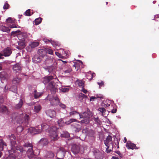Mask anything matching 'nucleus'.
Wrapping results in <instances>:
<instances>
[{
  "instance_id": "obj_1",
  "label": "nucleus",
  "mask_w": 159,
  "mask_h": 159,
  "mask_svg": "<svg viewBox=\"0 0 159 159\" xmlns=\"http://www.w3.org/2000/svg\"><path fill=\"white\" fill-rule=\"evenodd\" d=\"M12 120H15L19 124L24 123L26 125L28 124L30 119L29 116L25 113L19 114L17 113H14L12 115Z\"/></svg>"
},
{
  "instance_id": "obj_2",
  "label": "nucleus",
  "mask_w": 159,
  "mask_h": 159,
  "mask_svg": "<svg viewBox=\"0 0 159 159\" xmlns=\"http://www.w3.org/2000/svg\"><path fill=\"white\" fill-rule=\"evenodd\" d=\"M16 150L12 149L9 151V155L7 158V159H16V157L20 155L19 158L20 157V154H19L18 151H19L20 153H25V151L23 149V147L20 146H17L16 147Z\"/></svg>"
},
{
  "instance_id": "obj_3",
  "label": "nucleus",
  "mask_w": 159,
  "mask_h": 159,
  "mask_svg": "<svg viewBox=\"0 0 159 159\" xmlns=\"http://www.w3.org/2000/svg\"><path fill=\"white\" fill-rule=\"evenodd\" d=\"M113 138L114 142L112 141V137L110 135L108 136L106 140L104 141V143L107 146L106 151L107 153H109L112 151L114 143L116 145L118 143L117 139L116 138Z\"/></svg>"
},
{
  "instance_id": "obj_4",
  "label": "nucleus",
  "mask_w": 159,
  "mask_h": 159,
  "mask_svg": "<svg viewBox=\"0 0 159 159\" xmlns=\"http://www.w3.org/2000/svg\"><path fill=\"white\" fill-rule=\"evenodd\" d=\"M49 133L50 137L52 140L56 141L58 139L57 129L56 127L53 126L51 128Z\"/></svg>"
},
{
  "instance_id": "obj_5",
  "label": "nucleus",
  "mask_w": 159,
  "mask_h": 159,
  "mask_svg": "<svg viewBox=\"0 0 159 159\" xmlns=\"http://www.w3.org/2000/svg\"><path fill=\"white\" fill-rule=\"evenodd\" d=\"M47 98L50 101L51 105L52 106L57 105L60 102L59 98L56 96L48 95Z\"/></svg>"
},
{
  "instance_id": "obj_6",
  "label": "nucleus",
  "mask_w": 159,
  "mask_h": 159,
  "mask_svg": "<svg viewBox=\"0 0 159 159\" xmlns=\"http://www.w3.org/2000/svg\"><path fill=\"white\" fill-rule=\"evenodd\" d=\"M28 132L32 135L40 133L41 132V129H40L39 126H37L35 127H30L28 129Z\"/></svg>"
},
{
  "instance_id": "obj_7",
  "label": "nucleus",
  "mask_w": 159,
  "mask_h": 159,
  "mask_svg": "<svg viewBox=\"0 0 159 159\" xmlns=\"http://www.w3.org/2000/svg\"><path fill=\"white\" fill-rule=\"evenodd\" d=\"M48 88L52 94H54L57 90L56 86L55 83L52 81L49 84Z\"/></svg>"
},
{
  "instance_id": "obj_8",
  "label": "nucleus",
  "mask_w": 159,
  "mask_h": 159,
  "mask_svg": "<svg viewBox=\"0 0 159 159\" xmlns=\"http://www.w3.org/2000/svg\"><path fill=\"white\" fill-rule=\"evenodd\" d=\"M66 152V150L64 148H61L57 153V156L58 157H57V159H62Z\"/></svg>"
},
{
  "instance_id": "obj_9",
  "label": "nucleus",
  "mask_w": 159,
  "mask_h": 159,
  "mask_svg": "<svg viewBox=\"0 0 159 159\" xmlns=\"http://www.w3.org/2000/svg\"><path fill=\"white\" fill-rule=\"evenodd\" d=\"M21 79L17 77H16L14 78L12 81V83L14 84V86L13 87L14 88V90L13 91L15 92L17 89V87L16 85L18 84L20 82V81Z\"/></svg>"
},
{
  "instance_id": "obj_10",
  "label": "nucleus",
  "mask_w": 159,
  "mask_h": 159,
  "mask_svg": "<svg viewBox=\"0 0 159 159\" xmlns=\"http://www.w3.org/2000/svg\"><path fill=\"white\" fill-rule=\"evenodd\" d=\"M8 138L9 139L11 144L14 146L16 144L17 139L16 136L14 134L8 135Z\"/></svg>"
},
{
  "instance_id": "obj_11",
  "label": "nucleus",
  "mask_w": 159,
  "mask_h": 159,
  "mask_svg": "<svg viewBox=\"0 0 159 159\" xmlns=\"http://www.w3.org/2000/svg\"><path fill=\"white\" fill-rule=\"evenodd\" d=\"M126 147L128 149H130L133 150L134 149H139V148L136 146L135 144L129 142L127 143Z\"/></svg>"
},
{
  "instance_id": "obj_12",
  "label": "nucleus",
  "mask_w": 159,
  "mask_h": 159,
  "mask_svg": "<svg viewBox=\"0 0 159 159\" xmlns=\"http://www.w3.org/2000/svg\"><path fill=\"white\" fill-rule=\"evenodd\" d=\"M46 114L51 118H53L56 116V112L52 110H48L46 111Z\"/></svg>"
},
{
  "instance_id": "obj_13",
  "label": "nucleus",
  "mask_w": 159,
  "mask_h": 159,
  "mask_svg": "<svg viewBox=\"0 0 159 159\" xmlns=\"http://www.w3.org/2000/svg\"><path fill=\"white\" fill-rule=\"evenodd\" d=\"M9 113L10 112L6 106H2L0 107V113H3L8 115Z\"/></svg>"
},
{
  "instance_id": "obj_14",
  "label": "nucleus",
  "mask_w": 159,
  "mask_h": 159,
  "mask_svg": "<svg viewBox=\"0 0 159 159\" xmlns=\"http://www.w3.org/2000/svg\"><path fill=\"white\" fill-rule=\"evenodd\" d=\"M80 150V147L76 144H74L72 145L71 151L75 154L78 153Z\"/></svg>"
},
{
  "instance_id": "obj_15",
  "label": "nucleus",
  "mask_w": 159,
  "mask_h": 159,
  "mask_svg": "<svg viewBox=\"0 0 159 159\" xmlns=\"http://www.w3.org/2000/svg\"><path fill=\"white\" fill-rule=\"evenodd\" d=\"M11 49L9 47H7L3 50V55L5 57L9 56L11 53Z\"/></svg>"
},
{
  "instance_id": "obj_16",
  "label": "nucleus",
  "mask_w": 159,
  "mask_h": 159,
  "mask_svg": "<svg viewBox=\"0 0 159 159\" xmlns=\"http://www.w3.org/2000/svg\"><path fill=\"white\" fill-rule=\"evenodd\" d=\"M73 129L76 132H78L80 131L81 129V126L80 125L77 123H75L73 124Z\"/></svg>"
},
{
  "instance_id": "obj_17",
  "label": "nucleus",
  "mask_w": 159,
  "mask_h": 159,
  "mask_svg": "<svg viewBox=\"0 0 159 159\" xmlns=\"http://www.w3.org/2000/svg\"><path fill=\"white\" fill-rule=\"evenodd\" d=\"M27 155L29 158H32L34 156V151L33 148H29L27 152Z\"/></svg>"
},
{
  "instance_id": "obj_18",
  "label": "nucleus",
  "mask_w": 159,
  "mask_h": 159,
  "mask_svg": "<svg viewBox=\"0 0 159 159\" xmlns=\"http://www.w3.org/2000/svg\"><path fill=\"white\" fill-rule=\"evenodd\" d=\"M93 153L96 159H99L100 158L101 155V153L97 149H95L93 150Z\"/></svg>"
},
{
  "instance_id": "obj_19",
  "label": "nucleus",
  "mask_w": 159,
  "mask_h": 159,
  "mask_svg": "<svg viewBox=\"0 0 159 159\" xmlns=\"http://www.w3.org/2000/svg\"><path fill=\"white\" fill-rule=\"evenodd\" d=\"M14 71L16 72H19L21 70V66L20 64L17 63L14 65L13 66Z\"/></svg>"
},
{
  "instance_id": "obj_20",
  "label": "nucleus",
  "mask_w": 159,
  "mask_h": 159,
  "mask_svg": "<svg viewBox=\"0 0 159 159\" xmlns=\"http://www.w3.org/2000/svg\"><path fill=\"white\" fill-rule=\"evenodd\" d=\"M38 53L39 56L42 57H43L46 55V49H40L38 50Z\"/></svg>"
},
{
  "instance_id": "obj_21",
  "label": "nucleus",
  "mask_w": 159,
  "mask_h": 159,
  "mask_svg": "<svg viewBox=\"0 0 159 159\" xmlns=\"http://www.w3.org/2000/svg\"><path fill=\"white\" fill-rule=\"evenodd\" d=\"M89 113L87 112H84L82 113V114H79V117L80 119L81 118H89Z\"/></svg>"
},
{
  "instance_id": "obj_22",
  "label": "nucleus",
  "mask_w": 159,
  "mask_h": 159,
  "mask_svg": "<svg viewBox=\"0 0 159 159\" xmlns=\"http://www.w3.org/2000/svg\"><path fill=\"white\" fill-rule=\"evenodd\" d=\"M53 79V77L52 76H49L48 77H44L43 81V82L45 84L49 82L51 80Z\"/></svg>"
},
{
  "instance_id": "obj_23",
  "label": "nucleus",
  "mask_w": 159,
  "mask_h": 159,
  "mask_svg": "<svg viewBox=\"0 0 159 159\" xmlns=\"http://www.w3.org/2000/svg\"><path fill=\"white\" fill-rule=\"evenodd\" d=\"M54 156V154L53 152L51 151H49L47 152L45 157L47 159H51L53 158Z\"/></svg>"
},
{
  "instance_id": "obj_24",
  "label": "nucleus",
  "mask_w": 159,
  "mask_h": 159,
  "mask_svg": "<svg viewBox=\"0 0 159 159\" xmlns=\"http://www.w3.org/2000/svg\"><path fill=\"white\" fill-rule=\"evenodd\" d=\"M23 104V101L22 99L20 98L19 102L16 105L15 108L16 109H19L21 107Z\"/></svg>"
},
{
  "instance_id": "obj_25",
  "label": "nucleus",
  "mask_w": 159,
  "mask_h": 159,
  "mask_svg": "<svg viewBox=\"0 0 159 159\" xmlns=\"http://www.w3.org/2000/svg\"><path fill=\"white\" fill-rule=\"evenodd\" d=\"M30 46L32 48H34L39 45V43L38 42H32L30 43Z\"/></svg>"
},
{
  "instance_id": "obj_26",
  "label": "nucleus",
  "mask_w": 159,
  "mask_h": 159,
  "mask_svg": "<svg viewBox=\"0 0 159 159\" xmlns=\"http://www.w3.org/2000/svg\"><path fill=\"white\" fill-rule=\"evenodd\" d=\"M44 41L46 43L50 42L54 47H56L57 46H59L58 43L57 42L54 41H52L51 40L46 39L45 40L44 39Z\"/></svg>"
},
{
  "instance_id": "obj_27",
  "label": "nucleus",
  "mask_w": 159,
  "mask_h": 159,
  "mask_svg": "<svg viewBox=\"0 0 159 159\" xmlns=\"http://www.w3.org/2000/svg\"><path fill=\"white\" fill-rule=\"evenodd\" d=\"M43 92H38L36 90L34 91V98H35L36 99L39 98V97L41 96L43 94Z\"/></svg>"
},
{
  "instance_id": "obj_28",
  "label": "nucleus",
  "mask_w": 159,
  "mask_h": 159,
  "mask_svg": "<svg viewBox=\"0 0 159 159\" xmlns=\"http://www.w3.org/2000/svg\"><path fill=\"white\" fill-rule=\"evenodd\" d=\"M6 146V143L2 140L0 141V152L2 151L5 147Z\"/></svg>"
},
{
  "instance_id": "obj_29",
  "label": "nucleus",
  "mask_w": 159,
  "mask_h": 159,
  "mask_svg": "<svg viewBox=\"0 0 159 159\" xmlns=\"http://www.w3.org/2000/svg\"><path fill=\"white\" fill-rule=\"evenodd\" d=\"M0 30L3 32H7V33H9L10 31V30L8 28L3 25H2L0 27Z\"/></svg>"
},
{
  "instance_id": "obj_30",
  "label": "nucleus",
  "mask_w": 159,
  "mask_h": 159,
  "mask_svg": "<svg viewBox=\"0 0 159 159\" xmlns=\"http://www.w3.org/2000/svg\"><path fill=\"white\" fill-rule=\"evenodd\" d=\"M39 143L43 145H45L48 144V142L46 139H43L39 141Z\"/></svg>"
},
{
  "instance_id": "obj_31",
  "label": "nucleus",
  "mask_w": 159,
  "mask_h": 159,
  "mask_svg": "<svg viewBox=\"0 0 159 159\" xmlns=\"http://www.w3.org/2000/svg\"><path fill=\"white\" fill-rule=\"evenodd\" d=\"M110 105V102L109 100L103 101L102 103V106L105 107H108Z\"/></svg>"
},
{
  "instance_id": "obj_32",
  "label": "nucleus",
  "mask_w": 159,
  "mask_h": 159,
  "mask_svg": "<svg viewBox=\"0 0 159 159\" xmlns=\"http://www.w3.org/2000/svg\"><path fill=\"white\" fill-rule=\"evenodd\" d=\"M18 43L19 46H18L16 48L18 49L23 48L25 47V43L22 41H19Z\"/></svg>"
},
{
  "instance_id": "obj_33",
  "label": "nucleus",
  "mask_w": 159,
  "mask_h": 159,
  "mask_svg": "<svg viewBox=\"0 0 159 159\" xmlns=\"http://www.w3.org/2000/svg\"><path fill=\"white\" fill-rule=\"evenodd\" d=\"M33 61L34 62H39L41 61V58L37 55L34 56L33 59Z\"/></svg>"
},
{
  "instance_id": "obj_34",
  "label": "nucleus",
  "mask_w": 159,
  "mask_h": 159,
  "mask_svg": "<svg viewBox=\"0 0 159 159\" xmlns=\"http://www.w3.org/2000/svg\"><path fill=\"white\" fill-rule=\"evenodd\" d=\"M76 83L79 87H82V88L84 87V83L83 80H79L77 81Z\"/></svg>"
},
{
  "instance_id": "obj_35",
  "label": "nucleus",
  "mask_w": 159,
  "mask_h": 159,
  "mask_svg": "<svg viewBox=\"0 0 159 159\" xmlns=\"http://www.w3.org/2000/svg\"><path fill=\"white\" fill-rule=\"evenodd\" d=\"M84 119L81 120V121H78V122L80 123H85V124H88L89 122V118H84Z\"/></svg>"
},
{
  "instance_id": "obj_36",
  "label": "nucleus",
  "mask_w": 159,
  "mask_h": 159,
  "mask_svg": "<svg viewBox=\"0 0 159 159\" xmlns=\"http://www.w3.org/2000/svg\"><path fill=\"white\" fill-rule=\"evenodd\" d=\"M42 109V107L40 105H38L34 106V111L36 112H38L41 110Z\"/></svg>"
},
{
  "instance_id": "obj_37",
  "label": "nucleus",
  "mask_w": 159,
  "mask_h": 159,
  "mask_svg": "<svg viewBox=\"0 0 159 159\" xmlns=\"http://www.w3.org/2000/svg\"><path fill=\"white\" fill-rule=\"evenodd\" d=\"M92 119L94 121L95 123H96L99 125H101V121L98 117L96 118L94 117H93V118H92Z\"/></svg>"
},
{
  "instance_id": "obj_38",
  "label": "nucleus",
  "mask_w": 159,
  "mask_h": 159,
  "mask_svg": "<svg viewBox=\"0 0 159 159\" xmlns=\"http://www.w3.org/2000/svg\"><path fill=\"white\" fill-rule=\"evenodd\" d=\"M40 127V129H41V131L43 129H47L48 128V125L45 124H43L41 125H38Z\"/></svg>"
},
{
  "instance_id": "obj_39",
  "label": "nucleus",
  "mask_w": 159,
  "mask_h": 159,
  "mask_svg": "<svg viewBox=\"0 0 159 159\" xmlns=\"http://www.w3.org/2000/svg\"><path fill=\"white\" fill-rule=\"evenodd\" d=\"M71 111H72L69 113V114L70 116H74L75 115H76V114H78L79 116V114H80V113L78 112L77 111H74L72 109H71Z\"/></svg>"
},
{
  "instance_id": "obj_40",
  "label": "nucleus",
  "mask_w": 159,
  "mask_h": 159,
  "mask_svg": "<svg viewBox=\"0 0 159 159\" xmlns=\"http://www.w3.org/2000/svg\"><path fill=\"white\" fill-rule=\"evenodd\" d=\"M61 136L62 137H68L69 136V134L66 132L63 131L61 133Z\"/></svg>"
},
{
  "instance_id": "obj_41",
  "label": "nucleus",
  "mask_w": 159,
  "mask_h": 159,
  "mask_svg": "<svg viewBox=\"0 0 159 159\" xmlns=\"http://www.w3.org/2000/svg\"><path fill=\"white\" fill-rule=\"evenodd\" d=\"M42 19L40 17L35 19V24L37 25L40 23L42 21Z\"/></svg>"
},
{
  "instance_id": "obj_42",
  "label": "nucleus",
  "mask_w": 159,
  "mask_h": 159,
  "mask_svg": "<svg viewBox=\"0 0 159 159\" xmlns=\"http://www.w3.org/2000/svg\"><path fill=\"white\" fill-rule=\"evenodd\" d=\"M98 110L100 112H101V113L102 114V115L103 116H105V112L106 111V110L103 107H100L98 108Z\"/></svg>"
},
{
  "instance_id": "obj_43",
  "label": "nucleus",
  "mask_w": 159,
  "mask_h": 159,
  "mask_svg": "<svg viewBox=\"0 0 159 159\" xmlns=\"http://www.w3.org/2000/svg\"><path fill=\"white\" fill-rule=\"evenodd\" d=\"M67 68L66 69L64 70V72L66 73H70L72 71V69L70 66H67Z\"/></svg>"
},
{
  "instance_id": "obj_44",
  "label": "nucleus",
  "mask_w": 159,
  "mask_h": 159,
  "mask_svg": "<svg viewBox=\"0 0 159 159\" xmlns=\"http://www.w3.org/2000/svg\"><path fill=\"white\" fill-rule=\"evenodd\" d=\"M58 123L60 126H61L64 124V123L63 120L62 119H61L58 121Z\"/></svg>"
},
{
  "instance_id": "obj_45",
  "label": "nucleus",
  "mask_w": 159,
  "mask_h": 159,
  "mask_svg": "<svg viewBox=\"0 0 159 159\" xmlns=\"http://www.w3.org/2000/svg\"><path fill=\"white\" fill-rule=\"evenodd\" d=\"M77 121L78 122V121L76 119H71L68 121L66 122V123L67 124H69L73 122Z\"/></svg>"
},
{
  "instance_id": "obj_46",
  "label": "nucleus",
  "mask_w": 159,
  "mask_h": 159,
  "mask_svg": "<svg viewBox=\"0 0 159 159\" xmlns=\"http://www.w3.org/2000/svg\"><path fill=\"white\" fill-rule=\"evenodd\" d=\"M23 130V127L22 126H19L16 129L17 131L19 132H21Z\"/></svg>"
},
{
  "instance_id": "obj_47",
  "label": "nucleus",
  "mask_w": 159,
  "mask_h": 159,
  "mask_svg": "<svg viewBox=\"0 0 159 159\" xmlns=\"http://www.w3.org/2000/svg\"><path fill=\"white\" fill-rule=\"evenodd\" d=\"M24 146L25 147H29L30 148H33V146L32 144L30 143H25L24 145Z\"/></svg>"
},
{
  "instance_id": "obj_48",
  "label": "nucleus",
  "mask_w": 159,
  "mask_h": 159,
  "mask_svg": "<svg viewBox=\"0 0 159 159\" xmlns=\"http://www.w3.org/2000/svg\"><path fill=\"white\" fill-rule=\"evenodd\" d=\"M115 107H116V105L115 104H111V105H110L109 107H108L107 109L109 110L108 111H111L112 109Z\"/></svg>"
},
{
  "instance_id": "obj_49",
  "label": "nucleus",
  "mask_w": 159,
  "mask_h": 159,
  "mask_svg": "<svg viewBox=\"0 0 159 159\" xmlns=\"http://www.w3.org/2000/svg\"><path fill=\"white\" fill-rule=\"evenodd\" d=\"M87 98V96L85 95V94L82 93H79V98H81V99L82 100L83 98Z\"/></svg>"
},
{
  "instance_id": "obj_50",
  "label": "nucleus",
  "mask_w": 159,
  "mask_h": 159,
  "mask_svg": "<svg viewBox=\"0 0 159 159\" xmlns=\"http://www.w3.org/2000/svg\"><path fill=\"white\" fill-rule=\"evenodd\" d=\"M60 90L63 92H67L69 91V89L65 88L62 87Z\"/></svg>"
},
{
  "instance_id": "obj_51",
  "label": "nucleus",
  "mask_w": 159,
  "mask_h": 159,
  "mask_svg": "<svg viewBox=\"0 0 159 159\" xmlns=\"http://www.w3.org/2000/svg\"><path fill=\"white\" fill-rule=\"evenodd\" d=\"M46 54L48 53L50 54H52L53 53V51L52 50L49 48H45Z\"/></svg>"
},
{
  "instance_id": "obj_52",
  "label": "nucleus",
  "mask_w": 159,
  "mask_h": 159,
  "mask_svg": "<svg viewBox=\"0 0 159 159\" xmlns=\"http://www.w3.org/2000/svg\"><path fill=\"white\" fill-rule=\"evenodd\" d=\"M9 4L7 3V2H6L3 7V8L4 9H7L9 8Z\"/></svg>"
},
{
  "instance_id": "obj_53",
  "label": "nucleus",
  "mask_w": 159,
  "mask_h": 159,
  "mask_svg": "<svg viewBox=\"0 0 159 159\" xmlns=\"http://www.w3.org/2000/svg\"><path fill=\"white\" fill-rule=\"evenodd\" d=\"M25 14V16H31L30 13V9L27 10L24 13V15Z\"/></svg>"
},
{
  "instance_id": "obj_54",
  "label": "nucleus",
  "mask_w": 159,
  "mask_h": 159,
  "mask_svg": "<svg viewBox=\"0 0 159 159\" xmlns=\"http://www.w3.org/2000/svg\"><path fill=\"white\" fill-rule=\"evenodd\" d=\"M6 21L8 23H14V21L12 20L11 17L8 18L7 20Z\"/></svg>"
},
{
  "instance_id": "obj_55",
  "label": "nucleus",
  "mask_w": 159,
  "mask_h": 159,
  "mask_svg": "<svg viewBox=\"0 0 159 159\" xmlns=\"http://www.w3.org/2000/svg\"><path fill=\"white\" fill-rule=\"evenodd\" d=\"M56 55L59 58H63L64 57L62 56L61 53H59V52H55Z\"/></svg>"
},
{
  "instance_id": "obj_56",
  "label": "nucleus",
  "mask_w": 159,
  "mask_h": 159,
  "mask_svg": "<svg viewBox=\"0 0 159 159\" xmlns=\"http://www.w3.org/2000/svg\"><path fill=\"white\" fill-rule=\"evenodd\" d=\"M54 68V67L53 66H50L48 68V71L49 72H51L53 70Z\"/></svg>"
},
{
  "instance_id": "obj_57",
  "label": "nucleus",
  "mask_w": 159,
  "mask_h": 159,
  "mask_svg": "<svg viewBox=\"0 0 159 159\" xmlns=\"http://www.w3.org/2000/svg\"><path fill=\"white\" fill-rule=\"evenodd\" d=\"M58 105L61 107L63 109H65V108H66V106L65 104H62L61 103L59 102V103L58 104Z\"/></svg>"
},
{
  "instance_id": "obj_58",
  "label": "nucleus",
  "mask_w": 159,
  "mask_h": 159,
  "mask_svg": "<svg viewBox=\"0 0 159 159\" xmlns=\"http://www.w3.org/2000/svg\"><path fill=\"white\" fill-rule=\"evenodd\" d=\"M97 84L99 85V88H100L101 86H103L104 85V82L102 81L101 82H98Z\"/></svg>"
},
{
  "instance_id": "obj_59",
  "label": "nucleus",
  "mask_w": 159,
  "mask_h": 159,
  "mask_svg": "<svg viewBox=\"0 0 159 159\" xmlns=\"http://www.w3.org/2000/svg\"><path fill=\"white\" fill-rule=\"evenodd\" d=\"M116 153L118 154L120 157H123V154H122L119 151H116Z\"/></svg>"
},
{
  "instance_id": "obj_60",
  "label": "nucleus",
  "mask_w": 159,
  "mask_h": 159,
  "mask_svg": "<svg viewBox=\"0 0 159 159\" xmlns=\"http://www.w3.org/2000/svg\"><path fill=\"white\" fill-rule=\"evenodd\" d=\"M117 111L116 107L112 109L111 111V113H115Z\"/></svg>"
},
{
  "instance_id": "obj_61",
  "label": "nucleus",
  "mask_w": 159,
  "mask_h": 159,
  "mask_svg": "<svg viewBox=\"0 0 159 159\" xmlns=\"http://www.w3.org/2000/svg\"><path fill=\"white\" fill-rule=\"evenodd\" d=\"M20 30H17L16 31H12L11 32V34L12 35V34H17L18 33H19V32H20Z\"/></svg>"
},
{
  "instance_id": "obj_62",
  "label": "nucleus",
  "mask_w": 159,
  "mask_h": 159,
  "mask_svg": "<svg viewBox=\"0 0 159 159\" xmlns=\"http://www.w3.org/2000/svg\"><path fill=\"white\" fill-rule=\"evenodd\" d=\"M81 91L82 92H83L84 93H86L87 92V91L85 89H84V87H82V89L81 90Z\"/></svg>"
},
{
  "instance_id": "obj_63",
  "label": "nucleus",
  "mask_w": 159,
  "mask_h": 159,
  "mask_svg": "<svg viewBox=\"0 0 159 159\" xmlns=\"http://www.w3.org/2000/svg\"><path fill=\"white\" fill-rule=\"evenodd\" d=\"M95 99H96V98L93 96L91 97L90 98V101H93Z\"/></svg>"
},
{
  "instance_id": "obj_64",
  "label": "nucleus",
  "mask_w": 159,
  "mask_h": 159,
  "mask_svg": "<svg viewBox=\"0 0 159 159\" xmlns=\"http://www.w3.org/2000/svg\"><path fill=\"white\" fill-rule=\"evenodd\" d=\"M10 28H17V27L16 25H11L10 26Z\"/></svg>"
}]
</instances>
